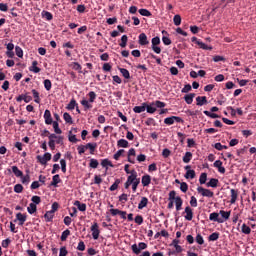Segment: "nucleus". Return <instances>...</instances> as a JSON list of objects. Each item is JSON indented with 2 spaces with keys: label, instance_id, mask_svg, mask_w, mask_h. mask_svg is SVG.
I'll use <instances>...</instances> for the list:
<instances>
[{
  "label": "nucleus",
  "instance_id": "nucleus-56",
  "mask_svg": "<svg viewBox=\"0 0 256 256\" xmlns=\"http://www.w3.org/2000/svg\"><path fill=\"white\" fill-rule=\"evenodd\" d=\"M241 229L242 233H244L245 235H249L251 233V228L247 226V224H243Z\"/></svg>",
  "mask_w": 256,
  "mask_h": 256
},
{
  "label": "nucleus",
  "instance_id": "nucleus-62",
  "mask_svg": "<svg viewBox=\"0 0 256 256\" xmlns=\"http://www.w3.org/2000/svg\"><path fill=\"white\" fill-rule=\"evenodd\" d=\"M14 192H15V193H23V185H21V184H16V185L14 186Z\"/></svg>",
  "mask_w": 256,
  "mask_h": 256
},
{
  "label": "nucleus",
  "instance_id": "nucleus-13",
  "mask_svg": "<svg viewBox=\"0 0 256 256\" xmlns=\"http://www.w3.org/2000/svg\"><path fill=\"white\" fill-rule=\"evenodd\" d=\"M138 43L139 45H149V40L147 39V34L145 33H141L139 36H138Z\"/></svg>",
  "mask_w": 256,
  "mask_h": 256
},
{
  "label": "nucleus",
  "instance_id": "nucleus-39",
  "mask_svg": "<svg viewBox=\"0 0 256 256\" xmlns=\"http://www.w3.org/2000/svg\"><path fill=\"white\" fill-rule=\"evenodd\" d=\"M168 201H177V192L175 190L169 192Z\"/></svg>",
  "mask_w": 256,
  "mask_h": 256
},
{
  "label": "nucleus",
  "instance_id": "nucleus-38",
  "mask_svg": "<svg viewBox=\"0 0 256 256\" xmlns=\"http://www.w3.org/2000/svg\"><path fill=\"white\" fill-rule=\"evenodd\" d=\"M127 41H129V37H127V35H123L121 37V42L119 44L122 47V49H125L127 47Z\"/></svg>",
  "mask_w": 256,
  "mask_h": 256
},
{
  "label": "nucleus",
  "instance_id": "nucleus-27",
  "mask_svg": "<svg viewBox=\"0 0 256 256\" xmlns=\"http://www.w3.org/2000/svg\"><path fill=\"white\" fill-rule=\"evenodd\" d=\"M193 99H195V93H190L184 96V100L187 105H191V103H193Z\"/></svg>",
  "mask_w": 256,
  "mask_h": 256
},
{
  "label": "nucleus",
  "instance_id": "nucleus-36",
  "mask_svg": "<svg viewBox=\"0 0 256 256\" xmlns=\"http://www.w3.org/2000/svg\"><path fill=\"white\" fill-rule=\"evenodd\" d=\"M219 214L222 216V219L224 221H227L229 219V217H231V211H224V210H220Z\"/></svg>",
  "mask_w": 256,
  "mask_h": 256
},
{
  "label": "nucleus",
  "instance_id": "nucleus-33",
  "mask_svg": "<svg viewBox=\"0 0 256 256\" xmlns=\"http://www.w3.org/2000/svg\"><path fill=\"white\" fill-rule=\"evenodd\" d=\"M78 105L79 104H77V101L75 99H71L66 109H68V111H73V109H75V107H77Z\"/></svg>",
  "mask_w": 256,
  "mask_h": 256
},
{
  "label": "nucleus",
  "instance_id": "nucleus-25",
  "mask_svg": "<svg viewBox=\"0 0 256 256\" xmlns=\"http://www.w3.org/2000/svg\"><path fill=\"white\" fill-rule=\"evenodd\" d=\"M193 159V153L186 152L185 155L182 158L183 163H191V160Z\"/></svg>",
  "mask_w": 256,
  "mask_h": 256
},
{
  "label": "nucleus",
  "instance_id": "nucleus-7",
  "mask_svg": "<svg viewBox=\"0 0 256 256\" xmlns=\"http://www.w3.org/2000/svg\"><path fill=\"white\" fill-rule=\"evenodd\" d=\"M17 221H19V225L21 226L25 225V221H27V214L18 212L16 214V220H14V223H17Z\"/></svg>",
  "mask_w": 256,
  "mask_h": 256
},
{
  "label": "nucleus",
  "instance_id": "nucleus-60",
  "mask_svg": "<svg viewBox=\"0 0 256 256\" xmlns=\"http://www.w3.org/2000/svg\"><path fill=\"white\" fill-rule=\"evenodd\" d=\"M128 195L126 193H123L122 195L119 196V201L120 203H127L128 201Z\"/></svg>",
  "mask_w": 256,
  "mask_h": 256
},
{
  "label": "nucleus",
  "instance_id": "nucleus-9",
  "mask_svg": "<svg viewBox=\"0 0 256 256\" xmlns=\"http://www.w3.org/2000/svg\"><path fill=\"white\" fill-rule=\"evenodd\" d=\"M210 221H214L216 223H225V220L223 218H219V213L213 212L209 216Z\"/></svg>",
  "mask_w": 256,
  "mask_h": 256
},
{
  "label": "nucleus",
  "instance_id": "nucleus-55",
  "mask_svg": "<svg viewBox=\"0 0 256 256\" xmlns=\"http://www.w3.org/2000/svg\"><path fill=\"white\" fill-rule=\"evenodd\" d=\"M174 21V25H176V27H179V25H181V15L176 14L173 18Z\"/></svg>",
  "mask_w": 256,
  "mask_h": 256
},
{
  "label": "nucleus",
  "instance_id": "nucleus-54",
  "mask_svg": "<svg viewBox=\"0 0 256 256\" xmlns=\"http://www.w3.org/2000/svg\"><path fill=\"white\" fill-rule=\"evenodd\" d=\"M219 232H214L208 237V241H217L219 239Z\"/></svg>",
  "mask_w": 256,
  "mask_h": 256
},
{
  "label": "nucleus",
  "instance_id": "nucleus-37",
  "mask_svg": "<svg viewBox=\"0 0 256 256\" xmlns=\"http://www.w3.org/2000/svg\"><path fill=\"white\" fill-rule=\"evenodd\" d=\"M101 165L102 167H104L105 169H108V167H113V163L111 162V160L109 159H103L101 161Z\"/></svg>",
  "mask_w": 256,
  "mask_h": 256
},
{
  "label": "nucleus",
  "instance_id": "nucleus-12",
  "mask_svg": "<svg viewBox=\"0 0 256 256\" xmlns=\"http://www.w3.org/2000/svg\"><path fill=\"white\" fill-rule=\"evenodd\" d=\"M184 213H186L184 216L186 221H193V209L191 207L187 206L184 210Z\"/></svg>",
  "mask_w": 256,
  "mask_h": 256
},
{
  "label": "nucleus",
  "instance_id": "nucleus-49",
  "mask_svg": "<svg viewBox=\"0 0 256 256\" xmlns=\"http://www.w3.org/2000/svg\"><path fill=\"white\" fill-rule=\"evenodd\" d=\"M136 153H135V150L134 148H131L129 151H128V162L129 163H135V161L131 160V157H135Z\"/></svg>",
  "mask_w": 256,
  "mask_h": 256
},
{
  "label": "nucleus",
  "instance_id": "nucleus-43",
  "mask_svg": "<svg viewBox=\"0 0 256 256\" xmlns=\"http://www.w3.org/2000/svg\"><path fill=\"white\" fill-rule=\"evenodd\" d=\"M69 235H71V230L69 229L64 230L60 237L61 241H67V237H69Z\"/></svg>",
  "mask_w": 256,
  "mask_h": 256
},
{
  "label": "nucleus",
  "instance_id": "nucleus-21",
  "mask_svg": "<svg viewBox=\"0 0 256 256\" xmlns=\"http://www.w3.org/2000/svg\"><path fill=\"white\" fill-rule=\"evenodd\" d=\"M149 204V199L147 197H142L141 201L138 204V209H145Z\"/></svg>",
  "mask_w": 256,
  "mask_h": 256
},
{
  "label": "nucleus",
  "instance_id": "nucleus-28",
  "mask_svg": "<svg viewBox=\"0 0 256 256\" xmlns=\"http://www.w3.org/2000/svg\"><path fill=\"white\" fill-rule=\"evenodd\" d=\"M117 147H122L124 149H127V147H129V141L125 139H120L117 141Z\"/></svg>",
  "mask_w": 256,
  "mask_h": 256
},
{
  "label": "nucleus",
  "instance_id": "nucleus-10",
  "mask_svg": "<svg viewBox=\"0 0 256 256\" xmlns=\"http://www.w3.org/2000/svg\"><path fill=\"white\" fill-rule=\"evenodd\" d=\"M137 180H139V178H137V171L131 170V174L127 177L126 182H128V184L132 185Z\"/></svg>",
  "mask_w": 256,
  "mask_h": 256
},
{
  "label": "nucleus",
  "instance_id": "nucleus-63",
  "mask_svg": "<svg viewBox=\"0 0 256 256\" xmlns=\"http://www.w3.org/2000/svg\"><path fill=\"white\" fill-rule=\"evenodd\" d=\"M32 203H34V205H39V203H41V197L40 196H33L31 198Z\"/></svg>",
  "mask_w": 256,
  "mask_h": 256
},
{
  "label": "nucleus",
  "instance_id": "nucleus-19",
  "mask_svg": "<svg viewBox=\"0 0 256 256\" xmlns=\"http://www.w3.org/2000/svg\"><path fill=\"white\" fill-rule=\"evenodd\" d=\"M147 102L142 103L141 106H135L133 108L134 113H143L146 110Z\"/></svg>",
  "mask_w": 256,
  "mask_h": 256
},
{
  "label": "nucleus",
  "instance_id": "nucleus-46",
  "mask_svg": "<svg viewBox=\"0 0 256 256\" xmlns=\"http://www.w3.org/2000/svg\"><path fill=\"white\" fill-rule=\"evenodd\" d=\"M185 179H195V170H187Z\"/></svg>",
  "mask_w": 256,
  "mask_h": 256
},
{
  "label": "nucleus",
  "instance_id": "nucleus-40",
  "mask_svg": "<svg viewBox=\"0 0 256 256\" xmlns=\"http://www.w3.org/2000/svg\"><path fill=\"white\" fill-rule=\"evenodd\" d=\"M63 119L66 123H69L70 125H73V117L69 115V113L65 112L63 114Z\"/></svg>",
  "mask_w": 256,
  "mask_h": 256
},
{
  "label": "nucleus",
  "instance_id": "nucleus-15",
  "mask_svg": "<svg viewBox=\"0 0 256 256\" xmlns=\"http://www.w3.org/2000/svg\"><path fill=\"white\" fill-rule=\"evenodd\" d=\"M196 105L199 107H203V105H207V96H198L196 98Z\"/></svg>",
  "mask_w": 256,
  "mask_h": 256
},
{
  "label": "nucleus",
  "instance_id": "nucleus-26",
  "mask_svg": "<svg viewBox=\"0 0 256 256\" xmlns=\"http://www.w3.org/2000/svg\"><path fill=\"white\" fill-rule=\"evenodd\" d=\"M81 105L84 107L85 111H87L89 109H93V104H91V102H89V100L83 99L81 101Z\"/></svg>",
  "mask_w": 256,
  "mask_h": 256
},
{
  "label": "nucleus",
  "instance_id": "nucleus-5",
  "mask_svg": "<svg viewBox=\"0 0 256 256\" xmlns=\"http://www.w3.org/2000/svg\"><path fill=\"white\" fill-rule=\"evenodd\" d=\"M197 191L198 193H200L202 195V197H213L215 195V193H213V191L209 190V189H206V188H203L201 186H199L197 188Z\"/></svg>",
  "mask_w": 256,
  "mask_h": 256
},
{
  "label": "nucleus",
  "instance_id": "nucleus-32",
  "mask_svg": "<svg viewBox=\"0 0 256 256\" xmlns=\"http://www.w3.org/2000/svg\"><path fill=\"white\" fill-rule=\"evenodd\" d=\"M42 17L44 19H46V21H53V14H51V12H49V11L43 10L42 11Z\"/></svg>",
  "mask_w": 256,
  "mask_h": 256
},
{
  "label": "nucleus",
  "instance_id": "nucleus-23",
  "mask_svg": "<svg viewBox=\"0 0 256 256\" xmlns=\"http://www.w3.org/2000/svg\"><path fill=\"white\" fill-rule=\"evenodd\" d=\"M85 147L86 149L90 150L91 155H95V149H97V143H87Z\"/></svg>",
  "mask_w": 256,
  "mask_h": 256
},
{
  "label": "nucleus",
  "instance_id": "nucleus-29",
  "mask_svg": "<svg viewBox=\"0 0 256 256\" xmlns=\"http://www.w3.org/2000/svg\"><path fill=\"white\" fill-rule=\"evenodd\" d=\"M27 211L30 215L37 213V205H35V203H30L29 206L27 207Z\"/></svg>",
  "mask_w": 256,
  "mask_h": 256
},
{
  "label": "nucleus",
  "instance_id": "nucleus-41",
  "mask_svg": "<svg viewBox=\"0 0 256 256\" xmlns=\"http://www.w3.org/2000/svg\"><path fill=\"white\" fill-rule=\"evenodd\" d=\"M52 125H53V129H54V131H55V133H56L57 135H61V133H63V131L61 130V128H59V122L54 121Z\"/></svg>",
  "mask_w": 256,
  "mask_h": 256
},
{
  "label": "nucleus",
  "instance_id": "nucleus-8",
  "mask_svg": "<svg viewBox=\"0 0 256 256\" xmlns=\"http://www.w3.org/2000/svg\"><path fill=\"white\" fill-rule=\"evenodd\" d=\"M230 203L231 205H235L237 203V199L239 197V190L231 189L230 190Z\"/></svg>",
  "mask_w": 256,
  "mask_h": 256
},
{
  "label": "nucleus",
  "instance_id": "nucleus-6",
  "mask_svg": "<svg viewBox=\"0 0 256 256\" xmlns=\"http://www.w3.org/2000/svg\"><path fill=\"white\" fill-rule=\"evenodd\" d=\"M91 231H92V237L93 239L97 240L99 239V235L101 231L99 230V224L97 222H94V224L91 226Z\"/></svg>",
  "mask_w": 256,
  "mask_h": 256
},
{
  "label": "nucleus",
  "instance_id": "nucleus-20",
  "mask_svg": "<svg viewBox=\"0 0 256 256\" xmlns=\"http://www.w3.org/2000/svg\"><path fill=\"white\" fill-rule=\"evenodd\" d=\"M54 217H55V213L51 212V210L47 211L44 214V219H45L46 223H51V221H53Z\"/></svg>",
  "mask_w": 256,
  "mask_h": 256
},
{
  "label": "nucleus",
  "instance_id": "nucleus-51",
  "mask_svg": "<svg viewBox=\"0 0 256 256\" xmlns=\"http://www.w3.org/2000/svg\"><path fill=\"white\" fill-rule=\"evenodd\" d=\"M200 185H205L207 183V173H202L199 178Z\"/></svg>",
  "mask_w": 256,
  "mask_h": 256
},
{
  "label": "nucleus",
  "instance_id": "nucleus-53",
  "mask_svg": "<svg viewBox=\"0 0 256 256\" xmlns=\"http://www.w3.org/2000/svg\"><path fill=\"white\" fill-rule=\"evenodd\" d=\"M124 153H125V150H124V149H120V150H118V151L114 154L113 158L115 159V161H119L121 155H123Z\"/></svg>",
  "mask_w": 256,
  "mask_h": 256
},
{
  "label": "nucleus",
  "instance_id": "nucleus-57",
  "mask_svg": "<svg viewBox=\"0 0 256 256\" xmlns=\"http://www.w3.org/2000/svg\"><path fill=\"white\" fill-rule=\"evenodd\" d=\"M44 87H45L46 91H51V87H53L51 80H49V79L44 80Z\"/></svg>",
  "mask_w": 256,
  "mask_h": 256
},
{
  "label": "nucleus",
  "instance_id": "nucleus-52",
  "mask_svg": "<svg viewBox=\"0 0 256 256\" xmlns=\"http://www.w3.org/2000/svg\"><path fill=\"white\" fill-rule=\"evenodd\" d=\"M180 190L182 193H187L189 191V185L186 182L180 183Z\"/></svg>",
  "mask_w": 256,
  "mask_h": 256
},
{
  "label": "nucleus",
  "instance_id": "nucleus-31",
  "mask_svg": "<svg viewBox=\"0 0 256 256\" xmlns=\"http://www.w3.org/2000/svg\"><path fill=\"white\" fill-rule=\"evenodd\" d=\"M175 205H176V211H181L183 207V199H181L180 196H177Z\"/></svg>",
  "mask_w": 256,
  "mask_h": 256
},
{
  "label": "nucleus",
  "instance_id": "nucleus-42",
  "mask_svg": "<svg viewBox=\"0 0 256 256\" xmlns=\"http://www.w3.org/2000/svg\"><path fill=\"white\" fill-rule=\"evenodd\" d=\"M89 167H91V169H97V167H99V161L95 158L90 159Z\"/></svg>",
  "mask_w": 256,
  "mask_h": 256
},
{
  "label": "nucleus",
  "instance_id": "nucleus-50",
  "mask_svg": "<svg viewBox=\"0 0 256 256\" xmlns=\"http://www.w3.org/2000/svg\"><path fill=\"white\" fill-rule=\"evenodd\" d=\"M32 95L34 97L35 103H41V98L39 97V93L37 92V90L33 89Z\"/></svg>",
  "mask_w": 256,
  "mask_h": 256
},
{
  "label": "nucleus",
  "instance_id": "nucleus-30",
  "mask_svg": "<svg viewBox=\"0 0 256 256\" xmlns=\"http://www.w3.org/2000/svg\"><path fill=\"white\" fill-rule=\"evenodd\" d=\"M119 71H120L122 77H124V79H131V73H129V70H127L125 68H119Z\"/></svg>",
  "mask_w": 256,
  "mask_h": 256
},
{
  "label": "nucleus",
  "instance_id": "nucleus-2",
  "mask_svg": "<svg viewBox=\"0 0 256 256\" xmlns=\"http://www.w3.org/2000/svg\"><path fill=\"white\" fill-rule=\"evenodd\" d=\"M146 248H147V243L145 242H140L138 245L133 244L131 246V249L133 253H135V255H139V253H141V251L145 250Z\"/></svg>",
  "mask_w": 256,
  "mask_h": 256
},
{
  "label": "nucleus",
  "instance_id": "nucleus-24",
  "mask_svg": "<svg viewBox=\"0 0 256 256\" xmlns=\"http://www.w3.org/2000/svg\"><path fill=\"white\" fill-rule=\"evenodd\" d=\"M59 183H61V177L59 176V174H56L52 177L51 186L57 187V185H59Z\"/></svg>",
  "mask_w": 256,
  "mask_h": 256
},
{
  "label": "nucleus",
  "instance_id": "nucleus-14",
  "mask_svg": "<svg viewBox=\"0 0 256 256\" xmlns=\"http://www.w3.org/2000/svg\"><path fill=\"white\" fill-rule=\"evenodd\" d=\"M141 183L143 187H149V185H151V176L148 174H145L144 176H142Z\"/></svg>",
  "mask_w": 256,
  "mask_h": 256
},
{
  "label": "nucleus",
  "instance_id": "nucleus-45",
  "mask_svg": "<svg viewBox=\"0 0 256 256\" xmlns=\"http://www.w3.org/2000/svg\"><path fill=\"white\" fill-rule=\"evenodd\" d=\"M88 97H89V103H95V100L97 99V94L93 91H90L88 93Z\"/></svg>",
  "mask_w": 256,
  "mask_h": 256
},
{
  "label": "nucleus",
  "instance_id": "nucleus-61",
  "mask_svg": "<svg viewBox=\"0 0 256 256\" xmlns=\"http://www.w3.org/2000/svg\"><path fill=\"white\" fill-rule=\"evenodd\" d=\"M196 243H198V245H203L205 243V240L203 239V236L201 234H197Z\"/></svg>",
  "mask_w": 256,
  "mask_h": 256
},
{
  "label": "nucleus",
  "instance_id": "nucleus-4",
  "mask_svg": "<svg viewBox=\"0 0 256 256\" xmlns=\"http://www.w3.org/2000/svg\"><path fill=\"white\" fill-rule=\"evenodd\" d=\"M51 153L46 152L43 156L38 155L36 156V159L38 161V163H40V165H47L48 161H51Z\"/></svg>",
  "mask_w": 256,
  "mask_h": 256
},
{
  "label": "nucleus",
  "instance_id": "nucleus-44",
  "mask_svg": "<svg viewBox=\"0 0 256 256\" xmlns=\"http://www.w3.org/2000/svg\"><path fill=\"white\" fill-rule=\"evenodd\" d=\"M138 13H140L142 17H151V12L145 8L139 9Z\"/></svg>",
  "mask_w": 256,
  "mask_h": 256
},
{
  "label": "nucleus",
  "instance_id": "nucleus-59",
  "mask_svg": "<svg viewBox=\"0 0 256 256\" xmlns=\"http://www.w3.org/2000/svg\"><path fill=\"white\" fill-rule=\"evenodd\" d=\"M165 125H173L175 123V119L173 116L167 117L164 119Z\"/></svg>",
  "mask_w": 256,
  "mask_h": 256
},
{
  "label": "nucleus",
  "instance_id": "nucleus-47",
  "mask_svg": "<svg viewBox=\"0 0 256 256\" xmlns=\"http://www.w3.org/2000/svg\"><path fill=\"white\" fill-rule=\"evenodd\" d=\"M72 69H74V71H78L79 73H83V71H81L83 67H81V64H79L78 62L72 63Z\"/></svg>",
  "mask_w": 256,
  "mask_h": 256
},
{
  "label": "nucleus",
  "instance_id": "nucleus-58",
  "mask_svg": "<svg viewBox=\"0 0 256 256\" xmlns=\"http://www.w3.org/2000/svg\"><path fill=\"white\" fill-rule=\"evenodd\" d=\"M15 53H16L17 57H19L20 59H23V49L21 47L16 46Z\"/></svg>",
  "mask_w": 256,
  "mask_h": 256
},
{
  "label": "nucleus",
  "instance_id": "nucleus-64",
  "mask_svg": "<svg viewBox=\"0 0 256 256\" xmlns=\"http://www.w3.org/2000/svg\"><path fill=\"white\" fill-rule=\"evenodd\" d=\"M69 251H67V247L63 246L60 248L59 256H67Z\"/></svg>",
  "mask_w": 256,
  "mask_h": 256
},
{
  "label": "nucleus",
  "instance_id": "nucleus-18",
  "mask_svg": "<svg viewBox=\"0 0 256 256\" xmlns=\"http://www.w3.org/2000/svg\"><path fill=\"white\" fill-rule=\"evenodd\" d=\"M37 65H39V62L34 60L32 62V66L29 68V71H32L33 73H41V68L37 67Z\"/></svg>",
  "mask_w": 256,
  "mask_h": 256
},
{
  "label": "nucleus",
  "instance_id": "nucleus-35",
  "mask_svg": "<svg viewBox=\"0 0 256 256\" xmlns=\"http://www.w3.org/2000/svg\"><path fill=\"white\" fill-rule=\"evenodd\" d=\"M12 172L14 173L15 177H23V171L19 170V167L12 166Z\"/></svg>",
  "mask_w": 256,
  "mask_h": 256
},
{
  "label": "nucleus",
  "instance_id": "nucleus-22",
  "mask_svg": "<svg viewBox=\"0 0 256 256\" xmlns=\"http://www.w3.org/2000/svg\"><path fill=\"white\" fill-rule=\"evenodd\" d=\"M75 207H77L80 211H87V204L81 203L79 200L74 202Z\"/></svg>",
  "mask_w": 256,
  "mask_h": 256
},
{
  "label": "nucleus",
  "instance_id": "nucleus-34",
  "mask_svg": "<svg viewBox=\"0 0 256 256\" xmlns=\"http://www.w3.org/2000/svg\"><path fill=\"white\" fill-rule=\"evenodd\" d=\"M120 184H121V180L116 179L115 182L110 186L109 191H117V189H119Z\"/></svg>",
  "mask_w": 256,
  "mask_h": 256
},
{
  "label": "nucleus",
  "instance_id": "nucleus-16",
  "mask_svg": "<svg viewBox=\"0 0 256 256\" xmlns=\"http://www.w3.org/2000/svg\"><path fill=\"white\" fill-rule=\"evenodd\" d=\"M214 167L218 169L219 173H222V174L225 173V167H223V162L221 160H216L214 162Z\"/></svg>",
  "mask_w": 256,
  "mask_h": 256
},
{
  "label": "nucleus",
  "instance_id": "nucleus-11",
  "mask_svg": "<svg viewBox=\"0 0 256 256\" xmlns=\"http://www.w3.org/2000/svg\"><path fill=\"white\" fill-rule=\"evenodd\" d=\"M44 119L46 125H52L55 121H53V117H51V111L45 110L44 112Z\"/></svg>",
  "mask_w": 256,
  "mask_h": 256
},
{
  "label": "nucleus",
  "instance_id": "nucleus-3",
  "mask_svg": "<svg viewBox=\"0 0 256 256\" xmlns=\"http://www.w3.org/2000/svg\"><path fill=\"white\" fill-rule=\"evenodd\" d=\"M192 43H196L200 49H203L204 51H212L213 47L208 46L207 44L203 43L201 40L197 39V37H192L191 38Z\"/></svg>",
  "mask_w": 256,
  "mask_h": 256
},
{
  "label": "nucleus",
  "instance_id": "nucleus-1",
  "mask_svg": "<svg viewBox=\"0 0 256 256\" xmlns=\"http://www.w3.org/2000/svg\"><path fill=\"white\" fill-rule=\"evenodd\" d=\"M164 107H167V104L165 102H161L159 100H156L150 104L146 103V111L147 113H150L153 115L157 109H164Z\"/></svg>",
  "mask_w": 256,
  "mask_h": 256
},
{
  "label": "nucleus",
  "instance_id": "nucleus-17",
  "mask_svg": "<svg viewBox=\"0 0 256 256\" xmlns=\"http://www.w3.org/2000/svg\"><path fill=\"white\" fill-rule=\"evenodd\" d=\"M219 185V179L211 178L209 182H207L206 187L217 188Z\"/></svg>",
  "mask_w": 256,
  "mask_h": 256
},
{
  "label": "nucleus",
  "instance_id": "nucleus-48",
  "mask_svg": "<svg viewBox=\"0 0 256 256\" xmlns=\"http://www.w3.org/2000/svg\"><path fill=\"white\" fill-rule=\"evenodd\" d=\"M204 115H206V117H210L211 119H219V114H215V113H211L207 110L204 111Z\"/></svg>",
  "mask_w": 256,
  "mask_h": 256
}]
</instances>
